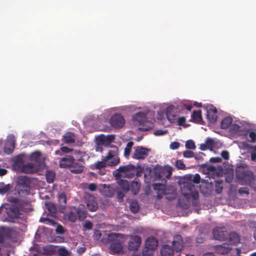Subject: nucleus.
<instances>
[{"label": "nucleus", "instance_id": "obj_1", "mask_svg": "<svg viewBox=\"0 0 256 256\" xmlns=\"http://www.w3.org/2000/svg\"><path fill=\"white\" fill-rule=\"evenodd\" d=\"M188 180L190 181L184 182L182 186V194L188 200L192 198L194 200L192 202L193 205L197 206V202L195 201L198 200L199 194L192 183L199 184L200 182V176L198 174H196L194 176H190Z\"/></svg>", "mask_w": 256, "mask_h": 256}, {"label": "nucleus", "instance_id": "obj_2", "mask_svg": "<svg viewBox=\"0 0 256 256\" xmlns=\"http://www.w3.org/2000/svg\"><path fill=\"white\" fill-rule=\"evenodd\" d=\"M126 240V236L124 234L112 232L108 236L107 242L110 244V250L112 253L119 254L122 251Z\"/></svg>", "mask_w": 256, "mask_h": 256}, {"label": "nucleus", "instance_id": "obj_3", "mask_svg": "<svg viewBox=\"0 0 256 256\" xmlns=\"http://www.w3.org/2000/svg\"><path fill=\"white\" fill-rule=\"evenodd\" d=\"M236 176L242 184L250 186L254 180V172L250 170H246L242 166L238 167L236 170Z\"/></svg>", "mask_w": 256, "mask_h": 256}, {"label": "nucleus", "instance_id": "obj_4", "mask_svg": "<svg viewBox=\"0 0 256 256\" xmlns=\"http://www.w3.org/2000/svg\"><path fill=\"white\" fill-rule=\"evenodd\" d=\"M132 120L134 123L138 124V130L142 132L148 130L153 128V124L148 120L146 114L144 112L136 113L133 116Z\"/></svg>", "mask_w": 256, "mask_h": 256}, {"label": "nucleus", "instance_id": "obj_5", "mask_svg": "<svg viewBox=\"0 0 256 256\" xmlns=\"http://www.w3.org/2000/svg\"><path fill=\"white\" fill-rule=\"evenodd\" d=\"M172 174V168L170 166H157L154 170V178L156 180H161L166 183V178H169Z\"/></svg>", "mask_w": 256, "mask_h": 256}, {"label": "nucleus", "instance_id": "obj_6", "mask_svg": "<svg viewBox=\"0 0 256 256\" xmlns=\"http://www.w3.org/2000/svg\"><path fill=\"white\" fill-rule=\"evenodd\" d=\"M30 180L26 176H20L17 178L15 189L20 194H28L30 192Z\"/></svg>", "mask_w": 256, "mask_h": 256}, {"label": "nucleus", "instance_id": "obj_7", "mask_svg": "<svg viewBox=\"0 0 256 256\" xmlns=\"http://www.w3.org/2000/svg\"><path fill=\"white\" fill-rule=\"evenodd\" d=\"M118 155L119 150L116 146H114L112 150L108 151L105 156V160H106L108 166H114L120 162Z\"/></svg>", "mask_w": 256, "mask_h": 256}, {"label": "nucleus", "instance_id": "obj_8", "mask_svg": "<svg viewBox=\"0 0 256 256\" xmlns=\"http://www.w3.org/2000/svg\"><path fill=\"white\" fill-rule=\"evenodd\" d=\"M134 170H136V166L132 164L120 166L113 172V175L116 178V180H118V179L121 178L122 176L126 173Z\"/></svg>", "mask_w": 256, "mask_h": 256}, {"label": "nucleus", "instance_id": "obj_9", "mask_svg": "<svg viewBox=\"0 0 256 256\" xmlns=\"http://www.w3.org/2000/svg\"><path fill=\"white\" fill-rule=\"evenodd\" d=\"M134 151L132 154V157L134 159L144 160L146 158L150 150L142 146H136L134 148Z\"/></svg>", "mask_w": 256, "mask_h": 256}, {"label": "nucleus", "instance_id": "obj_10", "mask_svg": "<svg viewBox=\"0 0 256 256\" xmlns=\"http://www.w3.org/2000/svg\"><path fill=\"white\" fill-rule=\"evenodd\" d=\"M110 124L111 126L115 128L122 127L125 124V120L124 117L120 114H114L110 118Z\"/></svg>", "mask_w": 256, "mask_h": 256}, {"label": "nucleus", "instance_id": "obj_11", "mask_svg": "<svg viewBox=\"0 0 256 256\" xmlns=\"http://www.w3.org/2000/svg\"><path fill=\"white\" fill-rule=\"evenodd\" d=\"M213 236L216 240H226L228 238V232L224 228H216L213 230Z\"/></svg>", "mask_w": 256, "mask_h": 256}, {"label": "nucleus", "instance_id": "obj_12", "mask_svg": "<svg viewBox=\"0 0 256 256\" xmlns=\"http://www.w3.org/2000/svg\"><path fill=\"white\" fill-rule=\"evenodd\" d=\"M172 244L176 252L181 251L184 246V242L182 236L176 235L174 237Z\"/></svg>", "mask_w": 256, "mask_h": 256}, {"label": "nucleus", "instance_id": "obj_13", "mask_svg": "<svg viewBox=\"0 0 256 256\" xmlns=\"http://www.w3.org/2000/svg\"><path fill=\"white\" fill-rule=\"evenodd\" d=\"M86 200L88 209L90 212H95L98 208V204L96 198L93 196L90 195L86 197Z\"/></svg>", "mask_w": 256, "mask_h": 256}, {"label": "nucleus", "instance_id": "obj_14", "mask_svg": "<svg viewBox=\"0 0 256 256\" xmlns=\"http://www.w3.org/2000/svg\"><path fill=\"white\" fill-rule=\"evenodd\" d=\"M141 243L142 240L140 236L136 235L132 236L128 243V248L130 250H138Z\"/></svg>", "mask_w": 256, "mask_h": 256}, {"label": "nucleus", "instance_id": "obj_15", "mask_svg": "<svg viewBox=\"0 0 256 256\" xmlns=\"http://www.w3.org/2000/svg\"><path fill=\"white\" fill-rule=\"evenodd\" d=\"M115 136L114 134H108L105 136L102 134L96 137V140L100 144L106 146L112 142Z\"/></svg>", "mask_w": 256, "mask_h": 256}, {"label": "nucleus", "instance_id": "obj_16", "mask_svg": "<svg viewBox=\"0 0 256 256\" xmlns=\"http://www.w3.org/2000/svg\"><path fill=\"white\" fill-rule=\"evenodd\" d=\"M74 158L73 156L66 155L61 158L59 162V166L61 168H70L73 164Z\"/></svg>", "mask_w": 256, "mask_h": 256}, {"label": "nucleus", "instance_id": "obj_17", "mask_svg": "<svg viewBox=\"0 0 256 256\" xmlns=\"http://www.w3.org/2000/svg\"><path fill=\"white\" fill-rule=\"evenodd\" d=\"M176 110L173 106H168L166 109V118L171 123H174L176 120Z\"/></svg>", "mask_w": 256, "mask_h": 256}, {"label": "nucleus", "instance_id": "obj_18", "mask_svg": "<svg viewBox=\"0 0 256 256\" xmlns=\"http://www.w3.org/2000/svg\"><path fill=\"white\" fill-rule=\"evenodd\" d=\"M207 118L210 122L214 124L217 120V110L213 106L207 108Z\"/></svg>", "mask_w": 256, "mask_h": 256}, {"label": "nucleus", "instance_id": "obj_19", "mask_svg": "<svg viewBox=\"0 0 256 256\" xmlns=\"http://www.w3.org/2000/svg\"><path fill=\"white\" fill-rule=\"evenodd\" d=\"M145 246L147 250H155L158 246V241L154 236L148 237L146 241Z\"/></svg>", "mask_w": 256, "mask_h": 256}, {"label": "nucleus", "instance_id": "obj_20", "mask_svg": "<svg viewBox=\"0 0 256 256\" xmlns=\"http://www.w3.org/2000/svg\"><path fill=\"white\" fill-rule=\"evenodd\" d=\"M84 164L76 162L74 159V162L70 168V171L74 174H79L84 172Z\"/></svg>", "mask_w": 256, "mask_h": 256}, {"label": "nucleus", "instance_id": "obj_21", "mask_svg": "<svg viewBox=\"0 0 256 256\" xmlns=\"http://www.w3.org/2000/svg\"><path fill=\"white\" fill-rule=\"evenodd\" d=\"M7 214L11 219L16 220L19 218L20 213V210L18 207L14 206H12L7 208Z\"/></svg>", "mask_w": 256, "mask_h": 256}, {"label": "nucleus", "instance_id": "obj_22", "mask_svg": "<svg viewBox=\"0 0 256 256\" xmlns=\"http://www.w3.org/2000/svg\"><path fill=\"white\" fill-rule=\"evenodd\" d=\"M76 214L80 221H83L87 216V211L85 206L80 204L78 208L76 207Z\"/></svg>", "mask_w": 256, "mask_h": 256}, {"label": "nucleus", "instance_id": "obj_23", "mask_svg": "<svg viewBox=\"0 0 256 256\" xmlns=\"http://www.w3.org/2000/svg\"><path fill=\"white\" fill-rule=\"evenodd\" d=\"M216 252L220 254H226L229 253L231 250V248L226 244L216 245L214 246Z\"/></svg>", "mask_w": 256, "mask_h": 256}, {"label": "nucleus", "instance_id": "obj_24", "mask_svg": "<svg viewBox=\"0 0 256 256\" xmlns=\"http://www.w3.org/2000/svg\"><path fill=\"white\" fill-rule=\"evenodd\" d=\"M140 188V182L138 178H134L130 186V190L132 194H136L138 193Z\"/></svg>", "mask_w": 256, "mask_h": 256}, {"label": "nucleus", "instance_id": "obj_25", "mask_svg": "<svg viewBox=\"0 0 256 256\" xmlns=\"http://www.w3.org/2000/svg\"><path fill=\"white\" fill-rule=\"evenodd\" d=\"M174 250L171 246L166 244L162 246L160 250L162 256H172Z\"/></svg>", "mask_w": 256, "mask_h": 256}, {"label": "nucleus", "instance_id": "obj_26", "mask_svg": "<svg viewBox=\"0 0 256 256\" xmlns=\"http://www.w3.org/2000/svg\"><path fill=\"white\" fill-rule=\"evenodd\" d=\"M69 221L74 222L77 220L78 216L76 214V207H72L70 208V210L64 214Z\"/></svg>", "mask_w": 256, "mask_h": 256}, {"label": "nucleus", "instance_id": "obj_27", "mask_svg": "<svg viewBox=\"0 0 256 256\" xmlns=\"http://www.w3.org/2000/svg\"><path fill=\"white\" fill-rule=\"evenodd\" d=\"M227 240L232 244H238L240 240L239 236L236 232H232L228 234Z\"/></svg>", "mask_w": 256, "mask_h": 256}, {"label": "nucleus", "instance_id": "obj_28", "mask_svg": "<svg viewBox=\"0 0 256 256\" xmlns=\"http://www.w3.org/2000/svg\"><path fill=\"white\" fill-rule=\"evenodd\" d=\"M106 166H108V164L106 160H105L104 157L101 161H98L92 165L91 168L92 170H101L102 168H106Z\"/></svg>", "mask_w": 256, "mask_h": 256}, {"label": "nucleus", "instance_id": "obj_29", "mask_svg": "<svg viewBox=\"0 0 256 256\" xmlns=\"http://www.w3.org/2000/svg\"><path fill=\"white\" fill-rule=\"evenodd\" d=\"M118 184L124 192H128L130 190V184L128 180L118 179Z\"/></svg>", "mask_w": 256, "mask_h": 256}, {"label": "nucleus", "instance_id": "obj_30", "mask_svg": "<svg viewBox=\"0 0 256 256\" xmlns=\"http://www.w3.org/2000/svg\"><path fill=\"white\" fill-rule=\"evenodd\" d=\"M166 184L162 182L156 183L152 184V188L154 190H157L158 192L165 193L166 189Z\"/></svg>", "mask_w": 256, "mask_h": 256}, {"label": "nucleus", "instance_id": "obj_31", "mask_svg": "<svg viewBox=\"0 0 256 256\" xmlns=\"http://www.w3.org/2000/svg\"><path fill=\"white\" fill-rule=\"evenodd\" d=\"M22 170L25 174H32L36 172L34 167L32 164H28L24 165L22 167Z\"/></svg>", "mask_w": 256, "mask_h": 256}, {"label": "nucleus", "instance_id": "obj_32", "mask_svg": "<svg viewBox=\"0 0 256 256\" xmlns=\"http://www.w3.org/2000/svg\"><path fill=\"white\" fill-rule=\"evenodd\" d=\"M232 122V119L230 116H228L223 118L221 122L220 126L222 129H227Z\"/></svg>", "mask_w": 256, "mask_h": 256}, {"label": "nucleus", "instance_id": "obj_33", "mask_svg": "<svg viewBox=\"0 0 256 256\" xmlns=\"http://www.w3.org/2000/svg\"><path fill=\"white\" fill-rule=\"evenodd\" d=\"M192 118L194 121L200 124V122L202 121V111L200 110L194 111L192 115Z\"/></svg>", "mask_w": 256, "mask_h": 256}, {"label": "nucleus", "instance_id": "obj_34", "mask_svg": "<svg viewBox=\"0 0 256 256\" xmlns=\"http://www.w3.org/2000/svg\"><path fill=\"white\" fill-rule=\"evenodd\" d=\"M12 188L10 184H6L4 182H0V194L4 195L6 194Z\"/></svg>", "mask_w": 256, "mask_h": 256}, {"label": "nucleus", "instance_id": "obj_35", "mask_svg": "<svg viewBox=\"0 0 256 256\" xmlns=\"http://www.w3.org/2000/svg\"><path fill=\"white\" fill-rule=\"evenodd\" d=\"M58 201L60 207L64 208L66 204V196L64 193H62L58 196Z\"/></svg>", "mask_w": 256, "mask_h": 256}, {"label": "nucleus", "instance_id": "obj_36", "mask_svg": "<svg viewBox=\"0 0 256 256\" xmlns=\"http://www.w3.org/2000/svg\"><path fill=\"white\" fill-rule=\"evenodd\" d=\"M56 176L55 172L52 170H48L46 172V182L49 183H52L54 182Z\"/></svg>", "mask_w": 256, "mask_h": 256}, {"label": "nucleus", "instance_id": "obj_37", "mask_svg": "<svg viewBox=\"0 0 256 256\" xmlns=\"http://www.w3.org/2000/svg\"><path fill=\"white\" fill-rule=\"evenodd\" d=\"M64 140L66 144H73L75 142L74 135L72 133H67L63 137Z\"/></svg>", "mask_w": 256, "mask_h": 256}, {"label": "nucleus", "instance_id": "obj_38", "mask_svg": "<svg viewBox=\"0 0 256 256\" xmlns=\"http://www.w3.org/2000/svg\"><path fill=\"white\" fill-rule=\"evenodd\" d=\"M14 144L8 142L4 147V151L7 154H10L14 152Z\"/></svg>", "mask_w": 256, "mask_h": 256}, {"label": "nucleus", "instance_id": "obj_39", "mask_svg": "<svg viewBox=\"0 0 256 256\" xmlns=\"http://www.w3.org/2000/svg\"><path fill=\"white\" fill-rule=\"evenodd\" d=\"M248 148L250 149V158L252 161L256 162V146H249Z\"/></svg>", "mask_w": 256, "mask_h": 256}, {"label": "nucleus", "instance_id": "obj_40", "mask_svg": "<svg viewBox=\"0 0 256 256\" xmlns=\"http://www.w3.org/2000/svg\"><path fill=\"white\" fill-rule=\"evenodd\" d=\"M130 210L134 213L136 214L139 210V205L136 200H132L130 204Z\"/></svg>", "mask_w": 256, "mask_h": 256}, {"label": "nucleus", "instance_id": "obj_41", "mask_svg": "<svg viewBox=\"0 0 256 256\" xmlns=\"http://www.w3.org/2000/svg\"><path fill=\"white\" fill-rule=\"evenodd\" d=\"M134 145V142H128L126 147L124 150V156L125 157H128L130 153L131 149L132 146Z\"/></svg>", "mask_w": 256, "mask_h": 256}, {"label": "nucleus", "instance_id": "obj_42", "mask_svg": "<svg viewBox=\"0 0 256 256\" xmlns=\"http://www.w3.org/2000/svg\"><path fill=\"white\" fill-rule=\"evenodd\" d=\"M222 181H216L215 184V190L216 194H220L222 192L223 187L222 186Z\"/></svg>", "mask_w": 256, "mask_h": 256}, {"label": "nucleus", "instance_id": "obj_43", "mask_svg": "<svg viewBox=\"0 0 256 256\" xmlns=\"http://www.w3.org/2000/svg\"><path fill=\"white\" fill-rule=\"evenodd\" d=\"M46 208L48 210L54 214H56L57 212L56 208V206L52 203H48L46 204Z\"/></svg>", "mask_w": 256, "mask_h": 256}, {"label": "nucleus", "instance_id": "obj_44", "mask_svg": "<svg viewBox=\"0 0 256 256\" xmlns=\"http://www.w3.org/2000/svg\"><path fill=\"white\" fill-rule=\"evenodd\" d=\"M186 148L188 149L195 150L196 146L192 140H188L186 142Z\"/></svg>", "mask_w": 256, "mask_h": 256}, {"label": "nucleus", "instance_id": "obj_45", "mask_svg": "<svg viewBox=\"0 0 256 256\" xmlns=\"http://www.w3.org/2000/svg\"><path fill=\"white\" fill-rule=\"evenodd\" d=\"M84 230H91L92 228L93 224L90 221H86L83 226Z\"/></svg>", "mask_w": 256, "mask_h": 256}, {"label": "nucleus", "instance_id": "obj_46", "mask_svg": "<svg viewBox=\"0 0 256 256\" xmlns=\"http://www.w3.org/2000/svg\"><path fill=\"white\" fill-rule=\"evenodd\" d=\"M183 156L186 158H191L194 156V153L191 150H185L183 152Z\"/></svg>", "mask_w": 256, "mask_h": 256}, {"label": "nucleus", "instance_id": "obj_47", "mask_svg": "<svg viewBox=\"0 0 256 256\" xmlns=\"http://www.w3.org/2000/svg\"><path fill=\"white\" fill-rule=\"evenodd\" d=\"M58 252L60 256H68V252L64 248H61L58 250Z\"/></svg>", "mask_w": 256, "mask_h": 256}, {"label": "nucleus", "instance_id": "obj_48", "mask_svg": "<svg viewBox=\"0 0 256 256\" xmlns=\"http://www.w3.org/2000/svg\"><path fill=\"white\" fill-rule=\"evenodd\" d=\"M240 126L238 124H234L230 127V131L232 132H236L240 130Z\"/></svg>", "mask_w": 256, "mask_h": 256}, {"label": "nucleus", "instance_id": "obj_49", "mask_svg": "<svg viewBox=\"0 0 256 256\" xmlns=\"http://www.w3.org/2000/svg\"><path fill=\"white\" fill-rule=\"evenodd\" d=\"M176 166L179 169H184L186 166L182 160H177L176 162Z\"/></svg>", "mask_w": 256, "mask_h": 256}, {"label": "nucleus", "instance_id": "obj_50", "mask_svg": "<svg viewBox=\"0 0 256 256\" xmlns=\"http://www.w3.org/2000/svg\"><path fill=\"white\" fill-rule=\"evenodd\" d=\"M40 221L46 224H49L52 226H54L56 224L54 220L48 218H44L43 220H41Z\"/></svg>", "mask_w": 256, "mask_h": 256}, {"label": "nucleus", "instance_id": "obj_51", "mask_svg": "<svg viewBox=\"0 0 256 256\" xmlns=\"http://www.w3.org/2000/svg\"><path fill=\"white\" fill-rule=\"evenodd\" d=\"M136 171V169L132 171H130V172H128L126 174H125L124 175L122 176L124 178H132L134 176Z\"/></svg>", "mask_w": 256, "mask_h": 256}, {"label": "nucleus", "instance_id": "obj_52", "mask_svg": "<svg viewBox=\"0 0 256 256\" xmlns=\"http://www.w3.org/2000/svg\"><path fill=\"white\" fill-rule=\"evenodd\" d=\"M56 234H64L65 230L62 226L58 224L56 228Z\"/></svg>", "mask_w": 256, "mask_h": 256}, {"label": "nucleus", "instance_id": "obj_53", "mask_svg": "<svg viewBox=\"0 0 256 256\" xmlns=\"http://www.w3.org/2000/svg\"><path fill=\"white\" fill-rule=\"evenodd\" d=\"M238 193L240 194H249L248 189L246 187L240 188L238 190Z\"/></svg>", "mask_w": 256, "mask_h": 256}, {"label": "nucleus", "instance_id": "obj_54", "mask_svg": "<svg viewBox=\"0 0 256 256\" xmlns=\"http://www.w3.org/2000/svg\"><path fill=\"white\" fill-rule=\"evenodd\" d=\"M203 156H205V154L202 152H200L198 154H194V158L196 160L200 161L202 160Z\"/></svg>", "mask_w": 256, "mask_h": 256}, {"label": "nucleus", "instance_id": "obj_55", "mask_svg": "<svg viewBox=\"0 0 256 256\" xmlns=\"http://www.w3.org/2000/svg\"><path fill=\"white\" fill-rule=\"evenodd\" d=\"M180 143L178 142H172L170 144V148L172 150H176L180 147Z\"/></svg>", "mask_w": 256, "mask_h": 256}, {"label": "nucleus", "instance_id": "obj_56", "mask_svg": "<svg viewBox=\"0 0 256 256\" xmlns=\"http://www.w3.org/2000/svg\"><path fill=\"white\" fill-rule=\"evenodd\" d=\"M168 131L166 130H156L154 132L155 136H162L166 134Z\"/></svg>", "mask_w": 256, "mask_h": 256}, {"label": "nucleus", "instance_id": "obj_57", "mask_svg": "<svg viewBox=\"0 0 256 256\" xmlns=\"http://www.w3.org/2000/svg\"><path fill=\"white\" fill-rule=\"evenodd\" d=\"M97 187L96 184L94 183H90L88 185V189L92 192L96 190Z\"/></svg>", "mask_w": 256, "mask_h": 256}, {"label": "nucleus", "instance_id": "obj_58", "mask_svg": "<svg viewBox=\"0 0 256 256\" xmlns=\"http://www.w3.org/2000/svg\"><path fill=\"white\" fill-rule=\"evenodd\" d=\"M249 137L250 138V142H254L256 140V134L254 132H250L249 134Z\"/></svg>", "mask_w": 256, "mask_h": 256}, {"label": "nucleus", "instance_id": "obj_59", "mask_svg": "<svg viewBox=\"0 0 256 256\" xmlns=\"http://www.w3.org/2000/svg\"><path fill=\"white\" fill-rule=\"evenodd\" d=\"M102 236V234L100 230H94V238L96 240H98L100 238V236Z\"/></svg>", "mask_w": 256, "mask_h": 256}, {"label": "nucleus", "instance_id": "obj_60", "mask_svg": "<svg viewBox=\"0 0 256 256\" xmlns=\"http://www.w3.org/2000/svg\"><path fill=\"white\" fill-rule=\"evenodd\" d=\"M222 160V159L220 157H212L210 160V162L212 163L220 162Z\"/></svg>", "mask_w": 256, "mask_h": 256}, {"label": "nucleus", "instance_id": "obj_61", "mask_svg": "<svg viewBox=\"0 0 256 256\" xmlns=\"http://www.w3.org/2000/svg\"><path fill=\"white\" fill-rule=\"evenodd\" d=\"M84 154V153H82L80 152H78V155L80 154V156L78 157L77 160H76V162H78L80 163H82V164H84V160L82 158V156H83L82 154Z\"/></svg>", "mask_w": 256, "mask_h": 256}, {"label": "nucleus", "instance_id": "obj_62", "mask_svg": "<svg viewBox=\"0 0 256 256\" xmlns=\"http://www.w3.org/2000/svg\"><path fill=\"white\" fill-rule=\"evenodd\" d=\"M186 122V118L184 116L180 117L178 118V124L179 126H183Z\"/></svg>", "mask_w": 256, "mask_h": 256}, {"label": "nucleus", "instance_id": "obj_63", "mask_svg": "<svg viewBox=\"0 0 256 256\" xmlns=\"http://www.w3.org/2000/svg\"><path fill=\"white\" fill-rule=\"evenodd\" d=\"M221 156L226 160L229 158V153L226 150H223L221 153Z\"/></svg>", "mask_w": 256, "mask_h": 256}, {"label": "nucleus", "instance_id": "obj_64", "mask_svg": "<svg viewBox=\"0 0 256 256\" xmlns=\"http://www.w3.org/2000/svg\"><path fill=\"white\" fill-rule=\"evenodd\" d=\"M60 150L66 154L69 153L72 150V149H70L67 146H62L60 148Z\"/></svg>", "mask_w": 256, "mask_h": 256}]
</instances>
